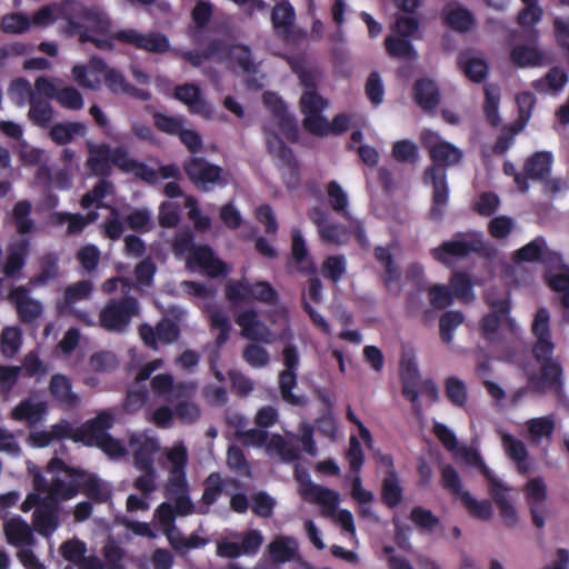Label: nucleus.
Wrapping results in <instances>:
<instances>
[{"mask_svg": "<svg viewBox=\"0 0 569 569\" xmlns=\"http://www.w3.org/2000/svg\"><path fill=\"white\" fill-rule=\"evenodd\" d=\"M47 411L44 402H32L30 399L20 401L11 411V418L16 421H24L34 425L42 419Z\"/></svg>", "mask_w": 569, "mask_h": 569, "instance_id": "nucleus-41", "label": "nucleus"}, {"mask_svg": "<svg viewBox=\"0 0 569 569\" xmlns=\"http://www.w3.org/2000/svg\"><path fill=\"white\" fill-rule=\"evenodd\" d=\"M525 496L529 505L532 523L541 529L545 526L547 507L545 505L548 493L542 478L530 479L525 487Z\"/></svg>", "mask_w": 569, "mask_h": 569, "instance_id": "nucleus-11", "label": "nucleus"}, {"mask_svg": "<svg viewBox=\"0 0 569 569\" xmlns=\"http://www.w3.org/2000/svg\"><path fill=\"white\" fill-rule=\"evenodd\" d=\"M22 343V332L18 327H6L0 338L1 353L12 358L18 353Z\"/></svg>", "mask_w": 569, "mask_h": 569, "instance_id": "nucleus-58", "label": "nucleus"}, {"mask_svg": "<svg viewBox=\"0 0 569 569\" xmlns=\"http://www.w3.org/2000/svg\"><path fill=\"white\" fill-rule=\"evenodd\" d=\"M296 386V371L282 370L279 373V389L282 400L295 407H306L308 405V399L305 396H298L293 393Z\"/></svg>", "mask_w": 569, "mask_h": 569, "instance_id": "nucleus-44", "label": "nucleus"}, {"mask_svg": "<svg viewBox=\"0 0 569 569\" xmlns=\"http://www.w3.org/2000/svg\"><path fill=\"white\" fill-rule=\"evenodd\" d=\"M9 299L16 306L18 318L23 323H31L42 313L41 303L29 296L26 286H19L9 293Z\"/></svg>", "mask_w": 569, "mask_h": 569, "instance_id": "nucleus-18", "label": "nucleus"}, {"mask_svg": "<svg viewBox=\"0 0 569 569\" xmlns=\"http://www.w3.org/2000/svg\"><path fill=\"white\" fill-rule=\"evenodd\" d=\"M415 102L426 112L436 110L440 104V90L429 78H419L412 87Z\"/></svg>", "mask_w": 569, "mask_h": 569, "instance_id": "nucleus-23", "label": "nucleus"}, {"mask_svg": "<svg viewBox=\"0 0 569 569\" xmlns=\"http://www.w3.org/2000/svg\"><path fill=\"white\" fill-rule=\"evenodd\" d=\"M182 168L191 183L201 191H209V184H226L222 180V168L204 158L189 157Z\"/></svg>", "mask_w": 569, "mask_h": 569, "instance_id": "nucleus-5", "label": "nucleus"}, {"mask_svg": "<svg viewBox=\"0 0 569 569\" xmlns=\"http://www.w3.org/2000/svg\"><path fill=\"white\" fill-rule=\"evenodd\" d=\"M164 495L173 500L177 516L186 517L194 512V505L189 497L188 481L182 482L181 486L167 483Z\"/></svg>", "mask_w": 569, "mask_h": 569, "instance_id": "nucleus-33", "label": "nucleus"}, {"mask_svg": "<svg viewBox=\"0 0 569 569\" xmlns=\"http://www.w3.org/2000/svg\"><path fill=\"white\" fill-rule=\"evenodd\" d=\"M3 531L8 543L11 546L30 547L34 545L30 526L19 516L9 519L3 526Z\"/></svg>", "mask_w": 569, "mask_h": 569, "instance_id": "nucleus-27", "label": "nucleus"}, {"mask_svg": "<svg viewBox=\"0 0 569 569\" xmlns=\"http://www.w3.org/2000/svg\"><path fill=\"white\" fill-rule=\"evenodd\" d=\"M40 272L29 280L32 288L47 286L50 281L57 280L60 276L59 258L54 252L44 253L40 260Z\"/></svg>", "mask_w": 569, "mask_h": 569, "instance_id": "nucleus-32", "label": "nucleus"}, {"mask_svg": "<svg viewBox=\"0 0 569 569\" xmlns=\"http://www.w3.org/2000/svg\"><path fill=\"white\" fill-rule=\"evenodd\" d=\"M153 124L160 131L169 136H178L184 126L182 116H169L161 111L152 112Z\"/></svg>", "mask_w": 569, "mask_h": 569, "instance_id": "nucleus-59", "label": "nucleus"}, {"mask_svg": "<svg viewBox=\"0 0 569 569\" xmlns=\"http://www.w3.org/2000/svg\"><path fill=\"white\" fill-rule=\"evenodd\" d=\"M346 272L347 261L342 254L329 256L322 263V276L335 283L339 282Z\"/></svg>", "mask_w": 569, "mask_h": 569, "instance_id": "nucleus-62", "label": "nucleus"}, {"mask_svg": "<svg viewBox=\"0 0 569 569\" xmlns=\"http://www.w3.org/2000/svg\"><path fill=\"white\" fill-rule=\"evenodd\" d=\"M329 102L318 91L305 90L300 98V111L303 114V128L311 133L313 130H320L318 124L325 122L322 112L327 109Z\"/></svg>", "mask_w": 569, "mask_h": 569, "instance_id": "nucleus-9", "label": "nucleus"}, {"mask_svg": "<svg viewBox=\"0 0 569 569\" xmlns=\"http://www.w3.org/2000/svg\"><path fill=\"white\" fill-rule=\"evenodd\" d=\"M213 14L212 4L208 1L200 0L196 3L191 11V18L197 31L193 33V42L199 43L198 31H202L210 22Z\"/></svg>", "mask_w": 569, "mask_h": 569, "instance_id": "nucleus-61", "label": "nucleus"}, {"mask_svg": "<svg viewBox=\"0 0 569 569\" xmlns=\"http://www.w3.org/2000/svg\"><path fill=\"white\" fill-rule=\"evenodd\" d=\"M86 126L82 122L56 123L51 127L49 136L51 140L59 144L70 143L76 134L83 136Z\"/></svg>", "mask_w": 569, "mask_h": 569, "instance_id": "nucleus-51", "label": "nucleus"}, {"mask_svg": "<svg viewBox=\"0 0 569 569\" xmlns=\"http://www.w3.org/2000/svg\"><path fill=\"white\" fill-rule=\"evenodd\" d=\"M291 256L301 273H316V266L309 256L306 241L299 230H293L292 232Z\"/></svg>", "mask_w": 569, "mask_h": 569, "instance_id": "nucleus-37", "label": "nucleus"}, {"mask_svg": "<svg viewBox=\"0 0 569 569\" xmlns=\"http://www.w3.org/2000/svg\"><path fill=\"white\" fill-rule=\"evenodd\" d=\"M109 69L103 59L92 57L88 66L76 64L71 72L74 81L80 87L96 90L100 87L101 76H106Z\"/></svg>", "mask_w": 569, "mask_h": 569, "instance_id": "nucleus-17", "label": "nucleus"}, {"mask_svg": "<svg viewBox=\"0 0 569 569\" xmlns=\"http://www.w3.org/2000/svg\"><path fill=\"white\" fill-rule=\"evenodd\" d=\"M382 461L388 465L389 469L381 482V501L389 509H395L402 502L403 488L391 457L385 456Z\"/></svg>", "mask_w": 569, "mask_h": 569, "instance_id": "nucleus-20", "label": "nucleus"}, {"mask_svg": "<svg viewBox=\"0 0 569 569\" xmlns=\"http://www.w3.org/2000/svg\"><path fill=\"white\" fill-rule=\"evenodd\" d=\"M28 117L34 124L46 128L53 118V109L47 100L32 96Z\"/></svg>", "mask_w": 569, "mask_h": 569, "instance_id": "nucleus-55", "label": "nucleus"}, {"mask_svg": "<svg viewBox=\"0 0 569 569\" xmlns=\"http://www.w3.org/2000/svg\"><path fill=\"white\" fill-rule=\"evenodd\" d=\"M502 443L507 456L517 465L519 473H528L530 470V463L528 461L529 455L523 441L515 438L510 433H506L502 437Z\"/></svg>", "mask_w": 569, "mask_h": 569, "instance_id": "nucleus-36", "label": "nucleus"}, {"mask_svg": "<svg viewBox=\"0 0 569 569\" xmlns=\"http://www.w3.org/2000/svg\"><path fill=\"white\" fill-rule=\"evenodd\" d=\"M191 260L211 278L223 276L227 272V264L216 257L210 246L193 247Z\"/></svg>", "mask_w": 569, "mask_h": 569, "instance_id": "nucleus-25", "label": "nucleus"}, {"mask_svg": "<svg viewBox=\"0 0 569 569\" xmlns=\"http://www.w3.org/2000/svg\"><path fill=\"white\" fill-rule=\"evenodd\" d=\"M83 477L79 480L81 491L94 503H106L111 498L109 486L101 481L96 473L82 469Z\"/></svg>", "mask_w": 569, "mask_h": 569, "instance_id": "nucleus-29", "label": "nucleus"}, {"mask_svg": "<svg viewBox=\"0 0 569 569\" xmlns=\"http://www.w3.org/2000/svg\"><path fill=\"white\" fill-rule=\"evenodd\" d=\"M49 392L52 399L61 406L73 408L79 403V397L72 391L71 380L62 373L51 377Z\"/></svg>", "mask_w": 569, "mask_h": 569, "instance_id": "nucleus-30", "label": "nucleus"}, {"mask_svg": "<svg viewBox=\"0 0 569 569\" xmlns=\"http://www.w3.org/2000/svg\"><path fill=\"white\" fill-rule=\"evenodd\" d=\"M151 389L154 395L164 397L167 401L173 403L174 400L190 398L193 393V386L189 382L174 383L170 373H159L151 379Z\"/></svg>", "mask_w": 569, "mask_h": 569, "instance_id": "nucleus-14", "label": "nucleus"}, {"mask_svg": "<svg viewBox=\"0 0 569 569\" xmlns=\"http://www.w3.org/2000/svg\"><path fill=\"white\" fill-rule=\"evenodd\" d=\"M269 152L281 162L282 168H287L291 177L299 178L300 166L293 150L288 147L277 134L267 140Z\"/></svg>", "mask_w": 569, "mask_h": 569, "instance_id": "nucleus-31", "label": "nucleus"}, {"mask_svg": "<svg viewBox=\"0 0 569 569\" xmlns=\"http://www.w3.org/2000/svg\"><path fill=\"white\" fill-rule=\"evenodd\" d=\"M234 321L241 328L243 338L253 342L272 343L271 330L259 320V315L254 309H248L238 313Z\"/></svg>", "mask_w": 569, "mask_h": 569, "instance_id": "nucleus-12", "label": "nucleus"}, {"mask_svg": "<svg viewBox=\"0 0 569 569\" xmlns=\"http://www.w3.org/2000/svg\"><path fill=\"white\" fill-rule=\"evenodd\" d=\"M449 289L453 298L456 297L466 302L473 299V283L470 276L466 272H455L451 276Z\"/></svg>", "mask_w": 569, "mask_h": 569, "instance_id": "nucleus-56", "label": "nucleus"}, {"mask_svg": "<svg viewBox=\"0 0 569 569\" xmlns=\"http://www.w3.org/2000/svg\"><path fill=\"white\" fill-rule=\"evenodd\" d=\"M459 69L475 83L485 81L489 73V66L482 58L469 57L467 52H460L457 59Z\"/></svg>", "mask_w": 569, "mask_h": 569, "instance_id": "nucleus-35", "label": "nucleus"}, {"mask_svg": "<svg viewBox=\"0 0 569 569\" xmlns=\"http://www.w3.org/2000/svg\"><path fill=\"white\" fill-rule=\"evenodd\" d=\"M301 481V490L300 496L303 500L312 503H318L330 511H335L339 503V495L332 489L322 487L320 485L313 483L308 475L306 476V480Z\"/></svg>", "mask_w": 569, "mask_h": 569, "instance_id": "nucleus-21", "label": "nucleus"}, {"mask_svg": "<svg viewBox=\"0 0 569 569\" xmlns=\"http://www.w3.org/2000/svg\"><path fill=\"white\" fill-rule=\"evenodd\" d=\"M167 459L171 463L169 479L167 483L181 486L187 481L186 467L188 463V451L183 445L174 446L167 453Z\"/></svg>", "mask_w": 569, "mask_h": 569, "instance_id": "nucleus-34", "label": "nucleus"}, {"mask_svg": "<svg viewBox=\"0 0 569 569\" xmlns=\"http://www.w3.org/2000/svg\"><path fill=\"white\" fill-rule=\"evenodd\" d=\"M466 233H456L449 241L442 242L439 247L431 250L432 257L441 262L448 263V257L463 258L471 252L479 251L478 241H467Z\"/></svg>", "mask_w": 569, "mask_h": 569, "instance_id": "nucleus-16", "label": "nucleus"}, {"mask_svg": "<svg viewBox=\"0 0 569 569\" xmlns=\"http://www.w3.org/2000/svg\"><path fill=\"white\" fill-rule=\"evenodd\" d=\"M445 393L449 402L457 408H465L468 402V389L465 381L456 376L445 380Z\"/></svg>", "mask_w": 569, "mask_h": 569, "instance_id": "nucleus-53", "label": "nucleus"}, {"mask_svg": "<svg viewBox=\"0 0 569 569\" xmlns=\"http://www.w3.org/2000/svg\"><path fill=\"white\" fill-rule=\"evenodd\" d=\"M32 203L23 199L14 203L11 213V221L21 236L32 233L36 230V222L31 218Z\"/></svg>", "mask_w": 569, "mask_h": 569, "instance_id": "nucleus-38", "label": "nucleus"}, {"mask_svg": "<svg viewBox=\"0 0 569 569\" xmlns=\"http://www.w3.org/2000/svg\"><path fill=\"white\" fill-rule=\"evenodd\" d=\"M485 93V103H483V114L486 117L487 122L497 128L500 126L501 118L499 116V104H500V88L498 84L488 83L483 87Z\"/></svg>", "mask_w": 569, "mask_h": 569, "instance_id": "nucleus-43", "label": "nucleus"}, {"mask_svg": "<svg viewBox=\"0 0 569 569\" xmlns=\"http://www.w3.org/2000/svg\"><path fill=\"white\" fill-rule=\"evenodd\" d=\"M93 283L90 280H80L69 284L63 292V300L58 305V309L62 315L74 317L82 323L90 325L91 317L87 311L79 310L74 306L77 302L87 300L91 297Z\"/></svg>", "mask_w": 569, "mask_h": 569, "instance_id": "nucleus-6", "label": "nucleus"}, {"mask_svg": "<svg viewBox=\"0 0 569 569\" xmlns=\"http://www.w3.org/2000/svg\"><path fill=\"white\" fill-rule=\"evenodd\" d=\"M222 49L218 53L217 62L226 63L230 70H240L244 73L254 71L252 53L249 46L234 44L220 39Z\"/></svg>", "mask_w": 569, "mask_h": 569, "instance_id": "nucleus-8", "label": "nucleus"}, {"mask_svg": "<svg viewBox=\"0 0 569 569\" xmlns=\"http://www.w3.org/2000/svg\"><path fill=\"white\" fill-rule=\"evenodd\" d=\"M100 257L99 248L92 243L82 246L76 254L78 262L87 273H92L98 269Z\"/></svg>", "mask_w": 569, "mask_h": 569, "instance_id": "nucleus-64", "label": "nucleus"}, {"mask_svg": "<svg viewBox=\"0 0 569 569\" xmlns=\"http://www.w3.org/2000/svg\"><path fill=\"white\" fill-rule=\"evenodd\" d=\"M441 18L446 27L459 33L470 31L476 24L473 13L457 1H450L443 7Z\"/></svg>", "mask_w": 569, "mask_h": 569, "instance_id": "nucleus-19", "label": "nucleus"}, {"mask_svg": "<svg viewBox=\"0 0 569 569\" xmlns=\"http://www.w3.org/2000/svg\"><path fill=\"white\" fill-rule=\"evenodd\" d=\"M421 143L428 151L431 160V164L423 172L425 182L432 186V198L428 217L432 221H441L449 202L447 169L459 164L463 153L451 142L440 140L439 136L431 130H425L421 133Z\"/></svg>", "mask_w": 569, "mask_h": 569, "instance_id": "nucleus-2", "label": "nucleus"}, {"mask_svg": "<svg viewBox=\"0 0 569 569\" xmlns=\"http://www.w3.org/2000/svg\"><path fill=\"white\" fill-rule=\"evenodd\" d=\"M546 246V239L542 236H538L516 250L512 254V261L517 264L523 262H541Z\"/></svg>", "mask_w": 569, "mask_h": 569, "instance_id": "nucleus-47", "label": "nucleus"}, {"mask_svg": "<svg viewBox=\"0 0 569 569\" xmlns=\"http://www.w3.org/2000/svg\"><path fill=\"white\" fill-rule=\"evenodd\" d=\"M224 291L227 300L231 303L246 302L252 299V284L246 279L230 280Z\"/></svg>", "mask_w": 569, "mask_h": 569, "instance_id": "nucleus-63", "label": "nucleus"}, {"mask_svg": "<svg viewBox=\"0 0 569 569\" xmlns=\"http://www.w3.org/2000/svg\"><path fill=\"white\" fill-rule=\"evenodd\" d=\"M138 312V301L133 297L110 300L100 311L99 322L107 331L123 332Z\"/></svg>", "mask_w": 569, "mask_h": 569, "instance_id": "nucleus-4", "label": "nucleus"}, {"mask_svg": "<svg viewBox=\"0 0 569 569\" xmlns=\"http://www.w3.org/2000/svg\"><path fill=\"white\" fill-rule=\"evenodd\" d=\"M34 530L44 538H50L59 528V505L52 498H43L32 515Z\"/></svg>", "mask_w": 569, "mask_h": 569, "instance_id": "nucleus-13", "label": "nucleus"}, {"mask_svg": "<svg viewBox=\"0 0 569 569\" xmlns=\"http://www.w3.org/2000/svg\"><path fill=\"white\" fill-rule=\"evenodd\" d=\"M296 20L293 7L288 1L276 3L271 11V22L277 33L288 36Z\"/></svg>", "mask_w": 569, "mask_h": 569, "instance_id": "nucleus-40", "label": "nucleus"}, {"mask_svg": "<svg viewBox=\"0 0 569 569\" xmlns=\"http://www.w3.org/2000/svg\"><path fill=\"white\" fill-rule=\"evenodd\" d=\"M510 61L517 68L539 67L543 63V54L536 47L517 44L510 50Z\"/></svg>", "mask_w": 569, "mask_h": 569, "instance_id": "nucleus-42", "label": "nucleus"}, {"mask_svg": "<svg viewBox=\"0 0 569 569\" xmlns=\"http://www.w3.org/2000/svg\"><path fill=\"white\" fill-rule=\"evenodd\" d=\"M159 450L158 441L154 438L146 437L133 452L134 466L139 470H151L153 457Z\"/></svg>", "mask_w": 569, "mask_h": 569, "instance_id": "nucleus-50", "label": "nucleus"}, {"mask_svg": "<svg viewBox=\"0 0 569 569\" xmlns=\"http://www.w3.org/2000/svg\"><path fill=\"white\" fill-rule=\"evenodd\" d=\"M210 325L212 329L219 330V333L216 338V347L220 349L228 342L230 338V332L232 329L230 319L224 312L214 310L210 315Z\"/></svg>", "mask_w": 569, "mask_h": 569, "instance_id": "nucleus-60", "label": "nucleus"}, {"mask_svg": "<svg viewBox=\"0 0 569 569\" xmlns=\"http://www.w3.org/2000/svg\"><path fill=\"white\" fill-rule=\"evenodd\" d=\"M88 170L101 178H108L111 174V147L107 143L92 144L89 147L87 159Z\"/></svg>", "mask_w": 569, "mask_h": 569, "instance_id": "nucleus-28", "label": "nucleus"}, {"mask_svg": "<svg viewBox=\"0 0 569 569\" xmlns=\"http://www.w3.org/2000/svg\"><path fill=\"white\" fill-rule=\"evenodd\" d=\"M553 166V154L550 151H536L529 156L523 163L527 182L529 180L542 181L551 176Z\"/></svg>", "mask_w": 569, "mask_h": 569, "instance_id": "nucleus-24", "label": "nucleus"}, {"mask_svg": "<svg viewBox=\"0 0 569 569\" xmlns=\"http://www.w3.org/2000/svg\"><path fill=\"white\" fill-rule=\"evenodd\" d=\"M174 97L184 103L189 111L209 118L212 114V107L202 96L200 88L194 83H184L177 86Z\"/></svg>", "mask_w": 569, "mask_h": 569, "instance_id": "nucleus-22", "label": "nucleus"}, {"mask_svg": "<svg viewBox=\"0 0 569 569\" xmlns=\"http://www.w3.org/2000/svg\"><path fill=\"white\" fill-rule=\"evenodd\" d=\"M117 41L133 46L139 50L151 53H164L169 50L168 38L159 32L140 33L134 29H123L114 32Z\"/></svg>", "mask_w": 569, "mask_h": 569, "instance_id": "nucleus-7", "label": "nucleus"}, {"mask_svg": "<svg viewBox=\"0 0 569 569\" xmlns=\"http://www.w3.org/2000/svg\"><path fill=\"white\" fill-rule=\"evenodd\" d=\"M542 10L537 3H527L526 7L518 13L517 23L522 28V32L529 42L535 43L538 40L539 32L535 26L541 20Z\"/></svg>", "mask_w": 569, "mask_h": 569, "instance_id": "nucleus-39", "label": "nucleus"}, {"mask_svg": "<svg viewBox=\"0 0 569 569\" xmlns=\"http://www.w3.org/2000/svg\"><path fill=\"white\" fill-rule=\"evenodd\" d=\"M411 40L412 39L397 34L389 36L385 39L386 51L392 58L416 60L417 51L412 46Z\"/></svg>", "mask_w": 569, "mask_h": 569, "instance_id": "nucleus-46", "label": "nucleus"}, {"mask_svg": "<svg viewBox=\"0 0 569 569\" xmlns=\"http://www.w3.org/2000/svg\"><path fill=\"white\" fill-rule=\"evenodd\" d=\"M351 122L352 117L348 113L336 114L331 122H329L325 117V122L318 124L320 130H313L311 134L320 138L328 137L330 134L342 136L350 130Z\"/></svg>", "mask_w": 569, "mask_h": 569, "instance_id": "nucleus-49", "label": "nucleus"}, {"mask_svg": "<svg viewBox=\"0 0 569 569\" xmlns=\"http://www.w3.org/2000/svg\"><path fill=\"white\" fill-rule=\"evenodd\" d=\"M551 316L546 307H540L533 316L531 333L535 337L532 357L539 371L529 376L528 383L538 393L551 392L558 400L565 398V373L559 359L553 358L556 345L551 336Z\"/></svg>", "mask_w": 569, "mask_h": 569, "instance_id": "nucleus-1", "label": "nucleus"}, {"mask_svg": "<svg viewBox=\"0 0 569 569\" xmlns=\"http://www.w3.org/2000/svg\"><path fill=\"white\" fill-rule=\"evenodd\" d=\"M391 156L399 163L415 164L419 160V148L409 139L398 140L392 144Z\"/></svg>", "mask_w": 569, "mask_h": 569, "instance_id": "nucleus-57", "label": "nucleus"}, {"mask_svg": "<svg viewBox=\"0 0 569 569\" xmlns=\"http://www.w3.org/2000/svg\"><path fill=\"white\" fill-rule=\"evenodd\" d=\"M81 477H67L69 481L60 477L52 478L50 482L49 495L46 498H52L59 503L60 500H70L79 493V480Z\"/></svg>", "mask_w": 569, "mask_h": 569, "instance_id": "nucleus-45", "label": "nucleus"}, {"mask_svg": "<svg viewBox=\"0 0 569 569\" xmlns=\"http://www.w3.org/2000/svg\"><path fill=\"white\" fill-rule=\"evenodd\" d=\"M59 16L67 21L70 34L90 32L107 34L110 32L111 21L103 11L96 7H88L77 0H62L59 6Z\"/></svg>", "mask_w": 569, "mask_h": 569, "instance_id": "nucleus-3", "label": "nucleus"}, {"mask_svg": "<svg viewBox=\"0 0 569 569\" xmlns=\"http://www.w3.org/2000/svg\"><path fill=\"white\" fill-rule=\"evenodd\" d=\"M460 500L470 517L481 521H489L492 518L493 507L490 500H477L469 491H465Z\"/></svg>", "mask_w": 569, "mask_h": 569, "instance_id": "nucleus-48", "label": "nucleus"}, {"mask_svg": "<svg viewBox=\"0 0 569 569\" xmlns=\"http://www.w3.org/2000/svg\"><path fill=\"white\" fill-rule=\"evenodd\" d=\"M31 242L27 238H20L8 244L7 258L2 266V273L10 279L20 277L30 253Z\"/></svg>", "mask_w": 569, "mask_h": 569, "instance_id": "nucleus-15", "label": "nucleus"}, {"mask_svg": "<svg viewBox=\"0 0 569 569\" xmlns=\"http://www.w3.org/2000/svg\"><path fill=\"white\" fill-rule=\"evenodd\" d=\"M222 49L220 39H212L204 50H188L181 52V58L189 62L192 67L199 68L204 61L214 60L217 61L218 53Z\"/></svg>", "mask_w": 569, "mask_h": 569, "instance_id": "nucleus-52", "label": "nucleus"}, {"mask_svg": "<svg viewBox=\"0 0 569 569\" xmlns=\"http://www.w3.org/2000/svg\"><path fill=\"white\" fill-rule=\"evenodd\" d=\"M114 416L108 411L98 413L94 418L86 421L76 429V442H82L87 446H97L99 441L113 427Z\"/></svg>", "mask_w": 569, "mask_h": 569, "instance_id": "nucleus-10", "label": "nucleus"}, {"mask_svg": "<svg viewBox=\"0 0 569 569\" xmlns=\"http://www.w3.org/2000/svg\"><path fill=\"white\" fill-rule=\"evenodd\" d=\"M227 486L238 489L241 487V483L234 478L223 479L218 471L211 472L203 481L201 502L208 507L214 505Z\"/></svg>", "mask_w": 569, "mask_h": 569, "instance_id": "nucleus-26", "label": "nucleus"}, {"mask_svg": "<svg viewBox=\"0 0 569 569\" xmlns=\"http://www.w3.org/2000/svg\"><path fill=\"white\" fill-rule=\"evenodd\" d=\"M465 321V315L458 310H449L439 319V335L442 342L449 345L453 340L455 331Z\"/></svg>", "mask_w": 569, "mask_h": 569, "instance_id": "nucleus-54", "label": "nucleus"}]
</instances>
